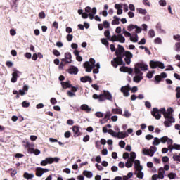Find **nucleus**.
Wrapping results in <instances>:
<instances>
[{"label": "nucleus", "mask_w": 180, "mask_h": 180, "mask_svg": "<svg viewBox=\"0 0 180 180\" xmlns=\"http://www.w3.org/2000/svg\"><path fill=\"white\" fill-rule=\"evenodd\" d=\"M115 56H117V57L114 58L113 60L111 61L112 67L117 68L118 65H124V63L123 62V57H125L124 61L126 64L130 65L133 53L129 51H125L123 46L118 45V48L115 51Z\"/></svg>", "instance_id": "f257e3e1"}, {"label": "nucleus", "mask_w": 180, "mask_h": 180, "mask_svg": "<svg viewBox=\"0 0 180 180\" xmlns=\"http://www.w3.org/2000/svg\"><path fill=\"white\" fill-rule=\"evenodd\" d=\"M160 112L162 115H164V117L165 119L164 124L165 127H171L172 126V123H175V118L172 116L174 109H172V108H169L167 112L165 108H162L159 110V112Z\"/></svg>", "instance_id": "f03ea898"}, {"label": "nucleus", "mask_w": 180, "mask_h": 180, "mask_svg": "<svg viewBox=\"0 0 180 180\" xmlns=\"http://www.w3.org/2000/svg\"><path fill=\"white\" fill-rule=\"evenodd\" d=\"M96 69H94V68ZM84 68L86 69V72H91L93 70L94 74L99 73V68H101V64L99 63L95 65V59L91 58L89 61H86L84 64Z\"/></svg>", "instance_id": "7ed1b4c3"}, {"label": "nucleus", "mask_w": 180, "mask_h": 180, "mask_svg": "<svg viewBox=\"0 0 180 180\" xmlns=\"http://www.w3.org/2000/svg\"><path fill=\"white\" fill-rule=\"evenodd\" d=\"M93 98L98 99V102H104V101L113 102V96L108 91H104L103 93L100 95L95 94L93 95Z\"/></svg>", "instance_id": "20e7f679"}, {"label": "nucleus", "mask_w": 180, "mask_h": 180, "mask_svg": "<svg viewBox=\"0 0 180 180\" xmlns=\"http://www.w3.org/2000/svg\"><path fill=\"white\" fill-rule=\"evenodd\" d=\"M148 65L144 63H139L135 65L134 72L135 74H143L141 71H147Z\"/></svg>", "instance_id": "39448f33"}, {"label": "nucleus", "mask_w": 180, "mask_h": 180, "mask_svg": "<svg viewBox=\"0 0 180 180\" xmlns=\"http://www.w3.org/2000/svg\"><path fill=\"white\" fill-rule=\"evenodd\" d=\"M142 153L144 155H149V157H153L155 153H157V147L151 146L150 149L143 148L142 149Z\"/></svg>", "instance_id": "423d86ee"}, {"label": "nucleus", "mask_w": 180, "mask_h": 180, "mask_svg": "<svg viewBox=\"0 0 180 180\" xmlns=\"http://www.w3.org/2000/svg\"><path fill=\"white\" fill-rule=\"evenodd\" d=\"M20 75H22V72L18 70L16 68H13L11 82L15 84L18 81V78L20 77Z\"/></svg>", "instance_id": "0eeeda50"}, {"label": "nucleus", "mask_w": 180, "mask_h": 180, "mask_svg": "<svg viewBox=\"0 0 180 180\" xmlns=\"http://www.w3.org/2000/svg\"><path fill=\"white\" fill-rule=\"evenodd\" d=\"M111 41L115 43V41H119V43H124L126 41V38L122 34H118L117 35L114 34L112 36Z\"/></svg>", "instance_id": "6e6552de"}, {"label": "nucleus", "mask_w": 180, "mask_h": 180, "mask_svg": "<svg viewBox=\"0 0 180 180\" xmlns=\"http://www.w3.org/2000/svg\"><path fill=\"white\" fill-rule=\"evenodd\" d=\"M149 64L150 68L153 69L157 68V67H158V68H161V70H164L165 68V66L164 65L162 62L150 60Z\"/></svg>", "instance_id": "1a4fd4ad"}, {"label": "nucleus", "mask_w": 180, "mask_h": 180, "mask_svg": "<svg viewBox=\"0 0 180 180\" xmlns=\"http://www.w3.org/2000/svg\"><path fill=\"white\" fill-rule=\"evenodd\" d=\"M96 7H94L92 8V13L88 14L86 13H84L82 15L83 19H88V17H89V19L91 20H93V19H95V15H96Z\"/></svg>", "instance_id": "9d476101"}, {"label": "nucleus", "mask_w": 180, "mask_h": 180, "mask_svg": "<svg viewBox=\"0 0 180 180\" xmlns=\"http://www.w3.org/2000/svg\"><path fill=\"white\" fill-rule=\"evenodd\" d=\"M61 61L65 62V64H71V63H72V56L71 55V53H65V58H62Z\"/></svg>", "instance_id": "9b49d317"}, {"label": "nucleus", "mask_w": 180, "mask_h": 180, "mask_svg": "<svg viewBox=\"0 0 180 180\" xmlns=\"http://www.w3.org/2000/svg\"><path fill=\"white\" fill-rule=\"evenodd\" d=\"M129 91H130V84L121 87V92L123 93V96H125V98H127V96L130 95Z\"/></svg>", "instance_id": "f8f14e48"}, {"label": "nucleus", "mask_w": 180, "mask_h": 180, "mask_svg": "<svg viewBox=\"0 0 180 180\" xmlns=\"http://www.w3.org/2000/svg\"><path fill=\"white\" fill-rule=\"evenodd\" d=\"M151 115L156 119L157 120H160L161 119V114H160V110L157 108H154L151 111Z\"/></svg>", "instance_id": "ddd939ff"}, {"label": "nucleus", "mask_w": 180, "mask_h": 180, "mask_svg": "<svg viewBox=\"0 0 180 180\" xmlns=\"http://www.w3.org/2000/svg\"><path fill=\"white\" fill-rule=\"evenodd\" d=\"M162 143L163 144L165 143H167L168 148H169V150H170L171 148L172 147L173 141H172V139L168 138V136H163V137H162Z\"/></svg>", "instance_id": "4468645a"}, {"label": "nucleus", "mask_w": 180, "mask_h": 180, "mask_svg": "<svg viewBox=\"0 0 180 180\" xmlns=\"http://www.w3.org/2000/svg\"><path fill=\"white\" fill-rule=\"evenodd\" d=\"M136 75L134 77L133 81L134 82H136V84H139L140 81L143 79V73H135Z\"/></svg>", "instance_id": "2eb2a0df"}, {"label": "nucleus", "mask_w": 180, "mask_h": 180, "mask_svg": "<svg viewBox=\"0 0 180 180\" xmlns=\"http://www.w3.org/2000/svg\"><path fill=\"white\" fill-rule=\"evenodd\" d=\"M155 29L158 32V33H160L162 34H165L167 32L162 29V27L161 25V22H158Z\"/></svg>", "instance_id": "dca6fc26"}, {"label": "nucleus", "mask_w": 180, "mask_h": 180, "mask_svg": "<svg viewBox=\"0 0 180 180\" xmlns=\"http://www.w3.org/2000/svg\"><path fill=\"white\" fill-rule=\"evenodd\" d=\"M120 71H121V72H127L129 75L133 74V70L131 68L124 66L121 67Z\"/></svg>", "instance_id": "f3484780"}, {"label": "nucleus", "mask_w": 180, "mask_h": 180, "mask_svg": "<svg viewBox=\"0 0 180 180\" xmlns=\"http://www.w3.org/2000/svg\"><path fill=\"white\" fill-rule=\"evenodd\" d=\"M72 131L74 133L75 137H78V136H81V132L79 131V126H73L72 127Z\"/></svg>", "instance_id": "a211bd4d"}, {"label": "nucleus", "mask_w": 180, "mask_h": 180, "mask_svg": "<svg viewBox=\"0 0 180 180\" xmlns=\"http://www.w3.org/2000/svg\"><path fill=\"white\" fill-rule=\"evenodd\" d=\"M80 109L81 110H84V112H86V113H90L91 110V107H89V105L86 104L82 105L80 106Z\"/></svg>", "instance_id": "6ab92c4d"}, {"label": "nucleus", "mask_w": 180, "mask_h": 180, "mask_svg": "<svg viewBox=\"0 0 180 180\" xmlns=\"http://www.w3.org/2000/svg\"><path fill=\"white\" fill-rule=\"evenodd\" d=\"M141 171H143V169L135 170V175H136L137 178H139L140 179H143V178H144V173Z\"/></svg>", "instance_id": "aec40b11"}, {"label": "nucleus", "mask_w": 180, "mask_h": 180, "mask_svg": "<svg viewBox=\"0 0 180 180\" xmlns=\"http://www.w3.org/2000/svg\"><path fill=\"white\" fill-rule=\"evenodd\" d=\"M68 72H69V74L77 75L78 74V68L72 66L68 70Z\"/></svg>", "instance_id": "412c9836"}, {"label": "nucleus", "mask_w": 180, "mask_h": 180, "mask_svg": "<svg viewBox=\"0 0 180 180\" xmlns=\"http://www.w3.org/2000/svg\"><path fill=\"white\" fill-rule=\"evenodd\" d=\"M115 8L117 10V14L122 15V13H123V10L122 9V8H123V6H122V4H116L115 5Z\"/></svg>", "instance_id": "4be33fe9"}, {"label": "nucleus", "mask_w": 180, "mask_h": 180, "mask_svg": "<svg viewBox=\"0 0 180 180\" xmlns=\"http://www.w3.org/2000/svg\"><path fill=\"white\" fill-rule=\"evenodd\" d=\"M61 86L63 88V89H67V88H71L72 85L71 84V82L70 81L68 82H61Z\"/></svg>", "instance_id": "5701e85b"}, {"label": "nucleus", "mask_w": 180, "mask_h": 180, "mask_svg": "<svg viewBox=\"0 0 180 180\" xmlns=\"http://www.w3.org/2000/svg\"><path fill=\"white\" fill-rule=\"evenodd\" d=\"M81 82H89L90 84H92V79L89 76H85L80 78Z\"/></svg>", "instance_id": "b1692460"}, {"label": "nucleus", "mask_w": 180, "mask_h": 180, "mask_svg": "<svg viewBox=\"0 0 180 180\" xmlns=\"http://www.w3.org/2000/svg\"><path fill=\"white\" fill-rule=\"evenodd\" d=\"M134 168L135 170L136 171L137 169H143V166H141L140 165V160H135L134 161Z\"/></svg>", "instance_id": "393cba45"}, {"label": "nucleus", "mask_w": 180, "mask_h": 180, "mask_svg": "<svg viewBox=\"0 0 180 180\" xmlns=\"http://www.w3.org/2000/svg\"><path fill=\"white\" fill-rule=\"evenodd\" d=\"M158 175L160 179H164V175H165V170L164 169V167H160L159 169Z\"/></svg>", "instance_id": "a878e982"}, {"label": "nucleus", "mask_w": 180, "mask_h": 180, "mask_svg": "<svg viewBox=\"0 0 180 180\" xmlns=\"http://www.w3.org/2000/svg\"><path fill=\"white\" fill-rule=\"evenodd\" d=\"M126 137H129L127 132L118 131L117 139H126Z\"/></svg>", "instance_id": "bb28decb"}, {"label": "nucleus", "mask_w": 180, "mask_h": 180, "mask_svg": "<svg viewBox=\"0 0 180 180\" xmlns=\"http://www.w3.org/2000/svg\"><path fill=\"white\" fill-rule=\"evenodd\" d=\"M112 113H113V115H122L123 111L122 110L121 108H112Z\"/></svg>", "instance_id": "cd10ccee"}, {"label": "nucleus", "mask_w": 180, "mask_h": 180, "mask_svg": "<svg viewBox=\"0 0 180 180\" xmlns=\"http://www.w3.org/2000/svg\"><path fill=\"white\" fill-rule=\"evenodd\" d=\"M160 143H162V138L155 137L153 141V146H159Z\"/></svg>", "instance_id": "c85d7f7f"}, {"label": "nucleus", "mask_w": 180, "mask_h": 180, "mask_svg": "<svg viewBox=\"0 0 180 180\" xmlns=\"http://www.w3.org/2000/svg\"><path fill=\"white\" fill-rule=\"evenodd\" d=\"M47 164H51V159H49V158H46L45 160L41 162V165L42 167H46Z\"/></svg>", "instance_id": "c756f323"}, {"label": "nucleus", "mask_w": 180, "mask_h": 180, "mask_svg": "<svg viewBox=\"0 0 180 180\" xmlns=\"http://www.w3.org/2000/svg\"><path fill=\"white\" fill-rule=\"evenodd\" d=\"M28 151L30 153V154H34L36 155H39L41 153L40 150L34 148H29Z\"/></svg>", "instance_id": "7c9ffc66"}, {"label": "nucleus", "mask_w": 180, "mask_h": 180, "mask_svg": "<svg viewBox=\"0 0 180 180\" xmlns=\"http://www.w3.org/2000/svg\"><path fill=\"white\" fill-rule=\"evenodd\" d=\"M104 36L106 37L107 40L112 41V36H110V31L108 30L104 32Z\"/></svg>", "instance_id": "2f4dec72"}, {"label": "nucleus", "mask_w": 180, "mask_h": 180, "mask_svg": "<svg viewBox=\"0 0 180 180\" xmlns=\"http://www.w3.org/2000/svg\"><path fill=\"white\" fill-rule=\"evenodd\" d=\"M113 20L112 21V25H120V18H119V17H117V16H116V15H115L114 17H113Z\"/></svg>", "instance_id": "473e14b6"}, {"label": "nucleus", "mask_w": 180, "mask_h": 180, "mask_svg": "<svg viewBox=\"0 0 180 180\" xmlns=\"http://www.w3.org/2000/svg\"><path fill=\"white\" fill-rule=\"evenodd\" d=\"M83 175H84V176H86V178H92V176H94V174L92 173V172L86 170H84L83 172Z\"/></svg>", "instance_id": "72a5a7b5"}, {"label": "nucleus", "mask_w": 180, "mask_h": 180, "mask_svg": "<svg viewBox=\"0 0 180 180\" xmlns=\"http://www.w3.org/2000/svg\"><path fill=\"white\" fill-rule=\"evenodd\" d=\"M36 175L37 176H42L43 175V168L41 167H37V169H36Z\"/></svg>", "instance_id": "f704fd0d"}, {"label": "nucleus", "mask_w": 180, "mask_h": 180, "mask_svg": "<svg viewBox=\"0 0 180 180\" xmlns=\"http://www.w3.org/2000/svg\"><path fill=\"white\" fill-rule=\"evenodd\" d=\"M128 160L131 161V162H134V161L136 160V153L131 152L130 153V156Z\"/></svg>", "instance_id": "c9c22d12"}, {"label": "nucleus", "mask_w": 180, "mask_h": 180, "mask_svg": "<svg viewBox=\"0 0 180 180\" xmlns=\"http://www.w3.org/2000/svg\"><path fill=\"white\" fill-rule=\"evenodd\" d=\"M23 176L25 179H32V178H34V174L25 172Z\"/></svg>", "instance_id": "e433bc0d"}, {"label": "nucleus", "mask_w": 180, "mask_h": 180, "mask_svg": "<svg viewBox=\"0 0 180 180\" xmlns=\"http://www.w3.org/2000/svg\"><path fill=\"white\" fill-rule=\"evenodd\" d=\"M170 153H172V150H180V145H178L176 143H174L172 145V146L169 149Z\"/></svg>", "instance_id": "4c0bfd02"}, {"label": "nucleus", "mask_w": 180, "mask_h": 180, "mask_svg": "<svg viewBox=\"0 0 180 180\" xmlns=\"http://www.w3.org/2000/svg\"><path fill=\"white\" fill-rule=\"evenodd\" d=\"M130 40L133 41V43H137V41H139V35H137V34H135L134 36L131 35Z\"/></svg>", "instance_id": "58836bf2"}, {"label": "nucleus", "mask_w": 180, "mask_h": 180, "mask_svg": "<svg viewBox=\"0 0 180 180\" xmlns=\"http://www.w3.org/2000/svg\"><path fill=\"white\" fill-rule=\"evenodd\" d=\"M108 134H110V136H112V137H118L119 132H115L112 129H109L108 130Z\"/></svg>", "instance_id": "ea45409f"}, {"label": "nucleus", "mask_w": 180, "mask_h": 180, "mask_svg": "<svg viewBox=\"0 0 180 180\" xmlns=\"http://www.w3.org/2000/svg\"><path fill=\"white\" fill-rule=\"evenodd\" d=\"M136 11L141 15H147V10L141 8H136Z\"/></svg>", "instance_id": "a19ab883"}, {"label": "nucleus", "mask_w": 180, "mask_h": 180, "mask_svg": "<svg viewBox=\"0 0 180 180\" xmlns=\"http://www.w3.org/2000/svg\"><path fill=\"white\" fill-rule=\"evenodd\" d=\"M101 41L102 44H103L104 46H105V47H107V49L109 47V41H108L107 39L102 38L101 39Z\"/></svg>", "instance_id": "79ce46f5"}, {"label": "nucleus", "mask_w": 180, "mask_h": 180, "mask_svg": "<svg viewBox=\"0 0 180 180\" xmlns=\"http://www.w3.org/2000/svg\"><path fill=\"white\" fill-rule=\"evenodd\" d=\"M122 34L125 36V37H131V34L126 30V29H122Z\"/></svg>", "instance_id": "37998d69"}, {"label": "nucleus", "mask_w": 180, "mask_h": 180, "mask_svg": "<svg viewBox=\"0 0 180 180\" xmlns=\"http://www.w3.org/2000/svg\"><path fill=\"white\" fill-rule=\"evenodd\" d=\"M148 34L149 37L153 39V37H155V31H154V30L151 29L148 31Z\"/></svg>", "instance_id": "c03bdc74"}, {"label": "nucleus", "mask_w": 180, "mask_h": 180, "mask_svg": "<svg viewBox=\"0 0 180 180\" xmlns=\"http://www.w3.org/2000/svg\"><path fill=\"white\" fill-rule=\"evenodd\" d=\"M110 116H112V112H110V111H107L105 114L104 119L108 121L110 119Z\"/></svg>", "instance_id": "a18cd8bd"}, {"label": "nucleus", "mask_w": 180, "mask_h": 180, "mask_svg": "<svg viewBox=\"0 0 180 180\" xmlns=\"http://www.w3.org/2000/svg\"><path fill=\"white\" fill-rule=\"evenodd\" d=\"M134 163V162H131L128 160L127 162L125 163V167L127 168H131V167H133Z\"/></svg>", "instance_id": "49530a36"}, {"label": "nucleus", "mask_w": 180, "mask_h": 180, "mask_svg": "<svg viewBox=\"0 0 180 180\" xmlns=\"http://www.w3.org/2000/svg\"><path fill=\"white\" fill-rule=\"evenodd\" d=\"M161 82V76L160 75H156L155 77V84L157 85Z\"/></svg>", "instance_id": "de8ad7c7"}, {"label": "nucleus", "mask_w": 180, "mask_h": 180, "mask_svg": "<svg viewBox=\"0 0 180 180\" xmlns=\"http://www.w3.org/2000/svg\"><path fill=\"white\" fill-rule=\"evenodd\" d=\"M122 116H124V117L129 118L131 116V113L129 112L128 110H125Z\"/></svg>", "instance_id": "09e8293b"}, {"label": "nucleus", "mask_w": 180, "mask_h": 180, "mask_svg": "<svg viewBox=\"0 0 180 180\" xmlns=\"http://www.w3.org/2000/svg\"><path fill=\"white\" fill-rule=\"evenodd\" d=\"M84 13H87V15H89L90 13H92V8L89 6H87L84 8Z\"/></svg>", "instance_id": "8fccbe9b"}, {"label": "nucleus", "mask_w": 180, "mask_h": 180, "mask_svg": "<svg viewBox=\"0 0 180 180\" xmlns=\"http://www.w3.org/2000/svg\"><path fill=\"white\" fill-rule=\"evenodd\" d=\"M154 72H155V71L154 70L150 71L149 72H148L146 75L147 78H149V79H151V78H153L154 75Z\"/></svg>", "instance_id": "3c124183"}, {"label": "nucleus", "mask_w": 180, "mask_h": 180, "mask_svg": "<svg viewBox=\"0 0 180 180\" xmlns=\"http://www.w3.org/2000/svg\"><path fill=\"white\" fill-rule=\"evenodd\" d=\"M168 178H169V179H175V178H176V174L171 172L168 174Z\"/></svg>", "instance_id": "603ef678"}, {"label": "nucleus", "mask_w": 180, "mask_h": 180, "mask_svg": "<svg viewBox=\"0 0 180 180\" xmlns=\"http://www.w3.org/2000/svg\"><path fill=\"white\" fill-rule=\"evenodd\" d=\"M22 108H29L30 106V103L27 102V101H25L22 103Z\"/></svg>", "instance_id": "864d4df0"}, {"label": "nucleus", "mask_w": 180, "mask_h": 180, "mask_svg": "<svg viewBox=\"0 0 180 180\" xmlns=\"http://www.w3.org/2000/svg\"><path fill=\"white\" fill-rule=\"evenodd\" d=\"M154 43L155 44H161L162 43V40L160 37H157L154 40Z\"/></svg>", "instance_id": "5fc2aeb1"}, {"label": "nucleus", "mask_w": 180, "mask_h": 180, "mask_svg": "<svg viewBox=\"0 0 180 180\" xmlns=\"http://www.w3.org/2000/svg\"><path fill=\"white\" fill-rule=\"evenodd\" d=\"M134 29H136V25L131 24L127 27V30L129 32H131Z\"/></svg>", "instance_id": "6e6d98bb"}, {"label": "nucleus", "mask_w": 180, "mask_h": 180, "mask_svg": "<svg viewBox=\"0 0 180 180\" xmlns=\"http://www.w3.org/2000/svg\"><path fill=\"white\" fill-rule=\"evenodd\" d=\"M103 25L105 29H108L110 26V23L107 20L103 21Z\"/></svg>", "instance_id": "4d7b16f0"}, {"label": "nucleus", "mask_w": 180, "mask_h": 180, "mask_svg": "<svg viewBox=\"0 0 180 180\" xmlns=\"http://www.w3.org/2000/svg\"><path fill=\"white\" fill-rule=\"evenodd\" d=\"M176 97L177 98V99H179V98H180V86L176 87Z\"/></svg>", "instance_id": "13d9d810"}, {"label": "nucleus", "mask_w": 180, "mask_h": 180, "mask_svg": "<svg viewBox=\"0 0 180 180\" xmlns=\"http://www.w3.org/2000/svg\"><path fill=\"white\" fill-rule=\"evenodd\" d=\"M104 115L105 114H103V112H96L95 113V116H96V117H99V118L103 117Z\"/></svg>", "instance_id": "bf43d9fd"}, {"label": "nucleus", "mask_w": 180, "mask_h": 180, "mask_svg": "<svg viewBox=\"0 0 180 180\" xmlns=\"http://www.w3.org/2000/svg\"><path fill=\"white\" fill-rule=\"evenodd\" d=\"M135 29H136V34H137V33H141V30H143V29H141V27H139L137 25H135Z\"/></svg>", "instance_id": "052dcab7"}, {"label": "nucleus", "mask_w": 180, "mask_h": 180, "mask_svg": "<svg viewBox=\"0 0 180 180\" xmlns=\"http://www.w3.org/2000/svg\"><path fill=\"white\" fill-rule=\"evenodd\" d=\"M49 159L51 160V164H53L54 162H58V161H60V158H49Z\"/></svg>", "instance_id": "680f3d73"}, {"label": "nucleus", "mask_w": 180, "mask_h": 180, "mask_svg": "<svg viewBox=\"0 0 180 180\" xmlns=\"http://www.w3.org/2000/svg\"><path fill=\"white\" fill-rule=\"evenodd\" d=\"M159 4L160 6H167V1L165 0H160Z\"/></svg>", "instance_id": "e2e57ef3"}, {"label": "nucleus", "mask_w": 180, "mask_h": 180, "mask_svg": "<svg viewBox=\"0 0 180 180\" xmlns=\"http://www.w3.org/2000/svg\"><path fill=\"white\" fill-rule=\"evenodd\" d=\"M119 146L121 148H124V147H126V142H124V141H120L119 142Z\"/></svg>", "instance_id": "0e129e2a"}, {"label": "nucleus", "mask_w": 180, "mask_h": 180, "mask_svg": "<svg viewBox=\"0 0 180 180\" xmlns=\"http://www.w3.org/2000/svg\"><path fill=\"white\" fill-rule=\"evenodd\" d=\"M66 39L68 41H72V39H74V36H72V34H69L67 35Z\"/></svg>", "instance_id": "69168bd1"}, {"label": "nucleus", "mask_w": 180, "mask_h": 180, "mask_svg": "<svg viewBox=\"0 0 180 180\" xmlns=\"http://www.w3.org/2000/svg\"><path fill=\"white\" fill-rule=\"evenodd\" d=\"M175 51H180V42H177L175 44Z\"/></svg>", "instance_id": "338daca9"}, {"label": "nucleus", "mask_w": 180, "mask_h": 180, "mask_svg": "<svg viewBox=\"0 0 180 180\" xmlns=\"http://www.w3.org/2000/svg\"><path fill=\"white\" fill-rule=\"evenodd\" d=\"M67 95L70 96V98H73V96H75V94L74 92L71 91H68L67 92Z\"/></svg>", "instance_id": "774afa93"}]
</instances>
